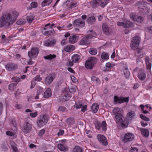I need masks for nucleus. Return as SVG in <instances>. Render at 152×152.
<instances>
[{
    "label": "nucleus",
    "mask_w": 152,
    "mask_h": 152,
    "mask_svg": "<svg viewBox=\"0 0 152 152\" xmlns=\"http://www.w3.org/2000/svg\"><path fill=\"white\" fill-rule=\"evenodd\" d=\"M19 13L15 11H12L9 13L3 15L0 17V28L11 26L16 20Z\"/></svg>",
    "instance_id": "f257e3e1"
},
{
    "label": "nucleus",
    "mask_w": 152,
    "mask_h": 152,
    "mask_svg": "<svg viewBox=\"0 0 152 152\" xmlns=\"http://www.w3.org/2000/svg\"><path fill=\"white\" fill-rule=\"evenodd\" d=\"M97 61V59L95 57H91L89 58L85 63V67L90 69H92L96 64Z\"/></svg>",
    "instance_id": "f03ea898"
},
{
    "label": "nucleus",
    "mask_w": 152,
    "mask_h": 152,
    "mask_svg": "<svg viewBox=\"0 0 152 152\" xmlns=\"http://www.w3.org/2000/svg\"><path fill=\"white\" fill-rule=\"evenodd\" d=\"M140 37L137 36L133 37L130 44L132 49L134 50L138 47L140 42Z\"/></svg>",
    "instance_id": "7ed1b4c3"
},
{
    "label": "nucleus",
    "mask_w": 152,
    "mask_h": 152,
    "mask_svg": "<svg viewBox=\"0 0 152 152\" xmlns=\"http://www.w3.org/2000/svg\"><path fill=\"white\" fill-rule=\"evenodd\" d=\"M134 138V135L133 134L127 132L125 134L122 138V141L124 143H128L132 141Z\"/></svg>",
    "instance_id": "20e7f679"
},
{
    "label": "nucleus",
    "mask_w": 152,
    "mask_h": 152,
    "mask_svg": "<svg viewBox=\"0 0 152 152\" xmlns=\"http://www.w3.org/2000/svg\"><path fill=\"white\" fill-rule=\"evenodd\" d=\"M39 49L36 47L32 48L30 51L28 52V54L31 60L32 58H36L39 53Z\"/></svg>",
    "instance_id": "39448f33"
},
{
    "label": "nucleus",
    "mask_w": 152,
    "mask_h": 152,
    "mask_svg": "<svg viewBox=\"0 0 152 152\" xmlns=\"http://www.w3.org/2000/svg\"><path fill=\"white\" fill-rule=\"evenodd\" d=\"M129 97H123L122 96L118 97L117 96H115L114 97V101L115 104H121L126 102H128L129 101Z\"/></svg>",
    "instance_id": "423d86ee"
},
{
    "label": "nucleus",
    "mask_w": 152,
    "mask_h": 152,
    "mask_svg": "<svg viewBox=\"0 0 152 152\" xmlns=\"http://www.w3.org/2000/svg\"><path fill=\"white\" fill-rule=\"evenodd\" d=\"M115 120L116 123L118 122L119 124H129V121H128V119L127 118H124L121 114L115 115Z\"/></svg>",
    "instance_id": "0eeeda50"
},
{
    "label": "nucleus",
    "mask_w": 152,
    "mask_h": 152,
    "mask_svg": "<svg viewBox=\"0 0 152 152\" xmlns=\"http://www.w3.org/2000/svg\"><path fill=\"white\" fill-rule=\"evenodd\" d=\"M97 138L99 142L102 145L106 146L108 145V142L107 139L104 135L99 134L97 135Z\"/></svg>",
    "instance_id": "6e6552de"
},
{
    "label": "nucleus",
    "mask_w": 152,
    "mask_h": 152,
    "mask_svg": "<svg viewBox=\"0 0 152 152\" xmlns=\"http://www.w3.org/2000/svg\"><path fill=\"white\" fill-rule=\"evenodd\" d=\"M73 25L75 27H78L81 28L85 26V23L84 21L79 18L75 20L73 23Z\"/></svg>",
    "instance_id": "1a4fd4ad"
},
{
    "label": "nucleus",
    "mask_w": 152,
    "mask_h": 152,
    "mask_svg": "<svg viewBox=\"0 0 152 152\" xmlns=\"http://www.w3.org/2000/svg\"><path fill=\"white\" fill-rule=\"evenodd\" d=\"M102 28L104 33L105 35L108 36L111 33V28L109 27L108 25L106 23H104L102 24Z\"/></svg>",
    "instance_id": "9d476101"
},
{
    "label": "nucleus",
    "mask_w": 152,
    "mask_h": 152,
    "mask_svg": "<svg viewBox=\"0 0 152 152\" xmlns=\"http://www.w3.org/2000/svg\"><path fill=\"white\" fill-rule=\"evenodd\" d=\"M56 77L54 73H52L49 74L48 76L45 79V83L47 85H49L53 82Z\"/></svg>",
    "instance_id": "9b49d317"
},
{
    "label": "nucleus",
    "mask_w": 152,
    "mask_h": 152,
    "mask_svg": "<svg viewBox=\"0 0 152 152\" xmlns=\"http://www.w3.org/2000/svg\"><path fill=\"white\" fill-rule=\"evenodd\" d=\"M107 124H94L96 128L102 132H105L106 130Z\"/></svg>",
    "instance_id": "f8f14e48"
},
{
    "label": "nucleus",
    "mask_w": 152,
    "mask_h": 152,
    "mask_svg": "<svg viewBox=\"0 0 152 152\" xmlns=\"http://www.w3.org/2000/svg\"><path fill=\"white\" fill-rule=\"evenodd\" d=\"M137 76L140 80H144L146 77L145 72L142 69H140L138 72Z\"/></svg>",
    "instance_id": "ddd939ff"
},
{
    "label": "nucleus",
    "mask_w": 152,
    "mask_h": 152,
    "mask_svg": "<svg viewBox=\"0 0 152 152\" xmlns=\"http://www.w3.org/2000/svg\"><path fill=\"white\" fill-rule=\"evenodd\" d=\"M31 128V124H26L23 126L22 130L24 133L27 134L30 132Z\"/></svg>",
    "instance_id": "4468645a"
},
{
    "label": "nucleus",
    "mask_w": 152,
    "mask_h": 152,
    "mask_svg": "<svg viewBox=\"0 0 152 152\" xmlns=\"http://www.w3.org/2000/svg\"><path fill=\"white\" fill-rule=\"evenodd\" d=\"M135 50H136V51L135 52V54L136 56H140L141 58H143L144 57V53L142 48H137Z\"/></svg>",
    "instance_id": "2eb2a0df"
},
{
    "label": "nucleus",
    "mask_w": 152,
    "mask_h": 152,
    "mask_svg": "<svg viewBox=\"0 0 152 152\" xmlns=\"http://www.w3.org/2000/svg\"><path fill=\"white\" fill-rule=\"evenodd\" d=\"M48 121V119L47 117L44 115L40 116L38 118L37 122H38L39 123H43L44 124H46Z\"/></svg>",
    "instance_id": "dca6fc26"
},
{
    "label": "nucleus",
    "mask_w": 152,
    "mask_h": 152,
    "mask_svg": "<svg viewBox=\"0 0 152 152\" xmlns=\"http://www.w3.org/2000/svg\"><path fill=\"white\" fill-rule=\"evenodd\" d=\"M90 43V40L85 36L80 41L79 44L80 45H88Z\"/></svg>",
    "instance_id": "f3484780"
},
{
    "label": "nucleus",
    "mask_w": 152,
    "mask_h": 152,
    "mask_svg": "<svg viewBox=\"0 0 152 152\" xmlns=\"http://www.w3.org/2000/svg\"><path fill=\"white\" fill-rule=\"evenodd\" d=\"M87 33L88 34L86 36L87 37L89 40L92 38L93 37H96V34L95 32L92 30L88 31Z\"/></svg>",
    "instance_id": "a211bd4d"
},
{
    "label": "nucleus",
    "mask_w": 152,
    "mask_h": 152,
    "mask_svg": "<svg viewBox=\"0 0 152 152\" xmlns=\"http://www.w3.org/2000/svg\"><path fill=\"white\" fill-rule=\"evenodd\" d=\"M5 67L6 69L8 70H13L17 68V66L15 64L10 63L6 65Z\"/></svg>",
    "instance_id": "6ab92c4d"
},
{
    "label": "nucleus",
    "mask_w": 152,
    "mask_h": 152,
    "mask_svg": "<svg viewBox=\"0 0 152 152\" xmlns=\"http://www.w3.org/2000/svg\"><path fill=\"white\" fill-rule=\"evenodd\" d=\"M71 59L73 62L77 63L80 60V56L78 54H75L72 56Z\"/></svg>",
    "instance_id": "aec40b11"
},
{
    "label": "nucleus",
    "mask_w": 152,
    "mask_h": 152,
    "mask_svg": "<svg viewBox=\"0 0 152 152\" xmlns=\"http://www.w3.org/2000/svg\"><path fill=\"white\" fill-rule=\"evenodd\" d=\"M78 37L75 35L70 36L69 39V42L71 44H74L78 40Z\"/></svg>",
    "instance_id": "412c9836"
},
{
    "label": "nucleus",
    "mask_w": 152,
    "mask_h": 152,
    "mask_svg": "<svg viewBox=\"0 0 152 152\" xmlns=\"http://www.w3.org/2000/svg\"><path fill=\"white\" fill-rule=\"evenodd\" d=\"M145 62L147 69L148 70H150L151 68V63L150 62V58L148 56L145 58Z\"/></svg>",
    "instance_id": "4be33fe9"
},
{
    "label": "nucleus",
    "mask_w": 152,
    "mask_h": 152,
    "mask_svg": "<svg viewBox=\"0 0 152 152\" xmlns=\"http://www.w3.org/2000/svg\"><path fill=\"white\" fill-rule=\"evenodd\" d=\"M58 148L61 151H66L68 150V148L65 146L64 145L61 143L58 144L57 145Z\"/></svg>",
    "instance_id": "5701e85b"
},
{
    "label": "nucleus",
    "mask_w": 152,
    "mask_h": 152,
    "mask_svg": "<svg viewBox=\"0 0 152 152\" xmlns=\"http://www.w3.org/2000/svg\"><path fill=\"white\" fill-rule=\"evenodd\" d=\"M140 130L142 134L144 137H147L149 135V132L148 129L142 128Z\"/></svg>",
    "instance_id": "b1692460"
},
{
    "label": "nucleus",
    "mask_w": 152,
    "mask_h": 152,
    "mask_svg": "<svg viewBox=\"0 0 152 152\" xmlns=\"http://www.w3.org/2000/svg\"><path fill=\"white\" fill-rule=\"evenodd\" d=\"M26 19L28 22L30 23L32 22L34 19V16L31 13L30 14L27 15Z\"/></svg>",
    "instance_id": "393cba45"
},
{
    "label": "nucleus",
    "mask_w": 152,
    "mask_h": 152,
    "mask_svg": "<svg viewBox=\"0 0 152 152\" xmlns=\"http://www.w3.org/2000/svg\"><path fill=\"white\" fill-rule=\"evenodd\" d=\"M51 92L50 88H48L44 93V97L48 98L50 97L51 96Z\"/></svg>",
    "instance_id": "a878e982"
},
{
    "label": "nucleus",
    "mask_w": 152,
    "mask_h": 152,
    "mask_svg": "<svg viewBox=\"0 0 152 152\" xmlns=\"http://www.w3.org/2000/svg\"><path fill=\"white\" fill-rule=\"evenodd\" d=\"M96 21L95 17L93 16H91L88 18L87 20V22L89 24H93Z\"/></svg>",
    "instance_id": "bb28decb"
},
{
    "label": "nucleus",
    "mask_w": 152,
    "mask_h": 152,
    "mask_svg": "<svg viewBox=\"0 0 152 152\" xmlns=\"http://www.w3.org/2000/svg\"><path fill=\"white\" fill-rule=\"evenodd\" d=\"M101 2V0H93L91 2V4L93 7H96L99 6Z\"/></svg>",
    "instance_id": "cd10ccee"
},
{
    "label": "nucleus",
    "mask_w": 152,
    "mask_h": 152,
    "mask_svg": "<svg viewBox=\"0 0 152 152\" xmlns=\"http://www.w3.org/2000/svg\"><path fill=\"white\" fill-rule=\"evenodd\" d=\"M123 70L125 77L126 78H129L130 75V73L128 70V68L127 67H124L123 69Z\"/></svg>",
    "instance_id": "c85d7f7f"
},
{
    "label": "nucleus",
    "mask_w": 152,
    "mask_h": 152,
    "mask_svg": "<svg viewBox=\"0 0 152 152\" xmlns=\"http://www.w3.org/2000/svg\"><path fill=\"white\" fill-rule=\"evenodd\" d=\"M56 43V41L55 40H53L51 41H46L44 45L46 46H52L54 45Z\"/></svg>",
    "instance_id": "c756f323"
},
{
    "label": "nucleus",
    "mask_w": 152,
    "mask_h": 152,
    "mask_svg": "<svg viewBox=\"0 0 152 152\" xmlns=\"http://www.w3.org/2000/svg\"><path fill=\"white\" fill-rule=\"evenodd\" d=\"M99 108V106L97 104H93L91 107L92 111L94 113H96Z\"/></svg>",
    "instance_id": "7c9ffc66"
},
{
    "label": "nucleus",
    "mask_w": 152,
    "mask_h": 152,
    "mask_svg": "<svg viewBox=\"0 0 152 152\" xmlns=\"http://www.w3.org/2000/svg\"><path fill=\"white\" fill-rule=\"evenodd\" d=\"M72 97V95L69 94H65L62 97L64 101H66L69 100Z\"/></svg>",
    "instance_id": "2f4dec72"
},
{
    "label": "nucleus",
    "mask_w": 152,
    "mask_h": 152,
    "mask_svg": "<svg viewBox=\"0 0 152 152\" xmlns=\"http://www.w3.org/2000/svg\"><path fill=\"white\" fill-rule=\"evenodd\" d=\"M83 149L79 146H75L72 150V152H83Z\"/></svg>",
    "instance_id": "473e14b6"
},
{
    "label": "nucleus",
    "mask_w": 152,
    "mask_h": 152,
    "mask_svg": "<svg viewBox=\"0 0 152 152\" xmlns=\"http://www.w3.org/2000/svg\"><path fill=\"white\" fill-rule=\"evenodd\" d=\"M17 84L16 82H13L11 83L9 86V89L11 91H13L15 88Z\"/></svg>",
    "instance_id": "72a5a7b5"
},
{
    "label": "nucleus",
    "mask_w": 152,
    "mask_h": 152,
    "mask_svg": "<svg viewBox=\"0 0 152 152\" xmlns=\"http://www.w3.org/2000/svg\"><path fill=\"white\" fill-rule=\"evenodd\" d=\"M143 18L142 17L140 16L137 15L134 21L137 22L138 23H141L143 22Z\"/></svg>",
    "instance_id": "f704fd0d"
},
{
    "label": "nucleus",
    "mask_w": 152,
    "mask_h": 152,
    "mask_svg": "<svg viewBox=\"0 0 152 152\" xmlns=\"http://www.w3.org/2000/svg\"><path fill=\"white\" fill-rule=\"evenodd\" d=\"M135 115V113L134 111H131L128 113L127 114V116L128 117V121H129V123L131 122L130 121L131 120V119H130L129 118H133ZM128 119V118H127Z\"/></svg>",
    "instance_id": "c9c22d12"
},
{
    "label": "nucleus",
    "mask_w": 152,
    "mask_h": 152,
    "mask_svg": "<svg viewBox=\"0 0 152 152\" xmlns=\"http://www.w3.org/2000/svg\"><path fill=\"white\" fill-rule=\"evenodd\" d=\"M52 0H44L42 3V5L43 7L48 5L52 2Z\"/></svg>",
    "instance_id": "e433bc0d"
},
{
    "label": "nucleus",
    "mask_w": 152,
    "mask_h": 152,
    "mask_svg": "<svg viewBox=\"0 0 152 152\" xmlns=\"http://www.w3.org/2000/svg\"><path fill=\"white\" fill-rule=\"evenodd\" d=\"M113 112L115 115L121 114V111L119 108L118 107L115 108L113 110Z\"/></svg>",
    "instance_id": "4c0bfd02"
},
{
    "label": "nucleus",
    "mask_w": 152,
    "mask_h": 152,
    "mask_svg": "<svg viewBox=\"0 0 152 152\" xmlns=\"http://www.w3.org/2000/svg\"><path fill=\"white\" fill-rule=\"evenodd\" d=\"M109 55L107 53L103 52L101 55V58L103 59L107 60L108 59Z\"/></svg>",
    "instance_id": "58836bf2"
},
{
    "label": "nucleus",
    "mask_w": 152,
    "mask_h": 152,
    "mask_svg": "<svg viewBox=\"0 0 152 152\" xmlns=\"http://www.w3.org/2000/svg\"><path fill=\"white\" fill-rule=\"evenodd\" d=\"M132 23L128 20H126L124 22V28H128L131 27Z\"/></svg>",
    "instance_id": "ea45409f"
},
{
    "label": "nucleus",
    "mask_w": 152,
    "mask_h": 152,
    "mask_svg": "<svg viewBox=\"0 0 152 152\" xmlns=\"http://www.w3.org/2000/svg\"><path fill=\"white\" fill-rule=\"evenodd\" d=\"M128 124H118L117 126L118 129L121 130L127 127Z\"/></svg>",
    "instance_id": "a19ab883"
},
{
    "label": "nucleus",
    "mask_w": 152,
    "mask_h": 152,
    "mask_svg": "<svg viewBox=\"0 0 152 152\" xmlns=\"http://www.w3.org/2000/svg\"><path fill=\"white\" fill-rule=\"evenodd\" d=\"M56 57V56L55 55L50 54L46 56H45L44 57V58L45 59L51 60L53 59V58H55Z\"/></svg>",
    "instance_id": "79ce46f5"
},
{
    "label": "nucleus",
    "mask_w": 152,
    "mask_h": 152,
    "mask_svg": "<svg viewBox=\"0 0 152 152\" xmlns=\"http://www.w3.org/2000/svg\"><path fill=\"white\" fill-rule=\"evenodd\" d=\"M26 23L25 19H20L16 22V23L18 25H23L24 24Z\"/></svg>",
    "instance_id": "37998d69"
},
{
    "label": "nucleus",
    "mask_w": 152,
    "mask_h": 152,
    "mask_svg": "<svg viewBox=\"0 0 152 152\" xmlns=\"http://www.w3.org/2000/svg\"><path fill=\"white\" fill-rule=\"evenodd\" d=\"M66 122L69 124H74L75 123V119L72 117L68 118Z\"/></svg>",
    "instance_id": "c03bdc74"
},
{
    "label": "nucleus",
    "mask_w": 152,
    "mask_h": 152,
    "mask_svg": "<svg viewBox=\"0 0 152 152\" xmlns=\"http://www.w3.org/2000/svg\"><path fill=\"white\" fill-rule=\"evenodd\" d=\"M89 52L90 54L92 55H95L97 53V51L96 49L91 48Z\"/></svg>",
    "instance_id": "a18cd8bd"
},
{
    "label": "nucleus",
    "mask_w": 152,
    "mask_h": 152,
    "mask_svg": "<svg viewBox=\"0 0 152 152\" xmlns=\"http://www.w3.org/2000/svg\"><path fill=\"white\" fill-rule=\"evenodd\" d=\"M75 105L76 108L77 109L81 108L82 106V104L80 102V101H79L78 102H76Z\"/></svg>",
    "instance_id": "49530a36"
},
{
    "label": "nucleus",
    "mask_w": 152,
    "mask_h": 152,
    "mask_svg": "<svg viewBox=\"0 0 152 152\" xmlns=\"http://www.w3.org/2000/svg\"><path fill=\"white\" fill-rule=\"evenodd\" d=\"M91 78L92 80L95 82L96 84H98L99 81L98 78L94 76H92Z\"/></svg>",
    "instance_id": "de8ad7c7"
},
{
    "label": "nucleus",
    "mask_w": 152,
    "mask_h": 152,
    "mask_svg": "<svg viewBox=\"0 0 152 152\" xmlns=\"http://www.w3.org/2000/svg\"><path fill=\"white\" fill-rule=\"evenodd\" d=\"M140 117L141 118L145 121H149V119L143 115L140 114Z\"/></svg>",
    "instance_id": "09e8293b"
},
{
    "label": "nucleus",
    "mask_w": 152,
    "mask_h": 152,
    "mask_svg": "<svg viewBox=\"0 0 152 152\" xmlns=\"http://www.w3.org/2000/svg\"><path fill=\"white\" fill-rule=\"evenodd\" d=\"M106 67L108 68V69L107 68L106 69L107 71H109V69H111L112 67L111 63L110 62L107 63L106 64Z\"/></svg>",
    "instance_id": "8fccbe9b"
},
{
    "label": "nucleus",
    "mask_w": 152,
    "mask_h": 152,
    "mask_svg": "<svg viewBox=\"0 0 152 152\" xmlns=\"http://www.w3.org/2000/svg\"><path fill=\"white\" fill-rule=\"evenodd\" d=\"M40 75H38L34 78V80L36 81H39L42 79V78L40 77Z\"/></svg>",
    "instance_id": "3c124183"
},
{
    "label": "nucleus",
    "mask_w": 152,
    "mask_h": 152,
    "mask_svg": "<svg viewBox=\"0 0 152 152\" xmlns=\"http://www.w3.org/2000/svg\"><path fill=\"white\" fill-rule=\"evenodd\" d=\"M107 0L106 1H102L101 0V2H100V5L102 7H104L105 5L107 4Z\"/></svg>",
    "instance_id": "603ef678"
},
{
    "label": "nucleus",
    "mask_w": 152,
    "mask_h": 152,
    "mask_svg": "<svg viewBox=\"0 0 152 152\" xmlns=\"http://www.w3.org/2000/svg\"><path fill=\"white\" fill-rule=\"evenodd\" d=\"M69 91L70 93L74 94L75 92L76 89L75 87H71L69 88Z\"/></svg>",
    "instance_id": "864d4df0"
},
{
    "label": "nucleus",
    "mask_w": 152,
    "mask_h": 152,
    "mask_svg": "<svg viewBox=\"0 0 152 152\" xmlns=\"http://www.w3.org/2000/svg\"><path fill=\"white\" fill-rule=\"evenodd\" d=\"M14 82H16L17 83L20 81V79L18 77H14L12 78Z\"/></svg>",
    "instance_id": "5fc2aeb1"
},
{
    "label": "nucleus",
    "mask_w": 152,
    "mask_h": 152,
    "mask_svg": "<svg viewBox=\"0 0 152 152\" xmlns=\"http://www.w3.org/2000/svg\"><path fill=\"white\" fill-rule=\"evenodd\" d=\"M30 4L32 8H36L37 6V4L36 2H32Z\"/></svg>",
    "instance_id": "6e6d98bb"
},
{
    "label": "nucleus",
    "mask_w": 152,
    "mask_h": 152,
    "mask_svg": "<svg viewBox=\"0 0 152 152\" xmlns=\"http://www.w3.org/2000/svg\"><path fill=\"white\" fill-rule=\"evenodd\" d=\"M6 134L7 135L10 136H12L14 134V133L13 132L10 131H7L6 132Z\"/></svg>",
    "instance_id": "4d7b16f0"
},
{
    "label": "nucleus",
    "mask_w": 152,
    "mask_h": 152,
    "mask_svg": "<svg viewBox=\"0 0 152 152\" xmlns=\"http://www.w3.org/2000/svg\"><path fill=\"white\" fill-rule=\"evenodd\" d=\"M50 26V23H48L47 24H46L45 25V27L43 28V30H49L50 29H49V26Z\"/></svg>",
    "instance_id": "13d9d810"
},
{
    "label": "nucleus",
    "mask_w": 152,
    "mask_h": 152,
    "mask_svg": "<svg viewBox=\"0 0 152 152\" xmlns=\"http://www.w3.org/2000/svg\"><path fill=\"white\" fill-rule=\"evenodd\" d=\"M66 108L63 106H59L58 109V110L60 111H65Z\"/></svg>",
    "instance_id": "bf43d9fd"
},
{
    "label": "nucleus",
    "mask_w": 152,
    "mask_h": 152,
    "mask_svg": "<svg viewBox=\"0 0 152 152\" xmlns=\"http://www.w3.org/2000/svg\"><path fill=\"white\" fill-rule=\"evenodd\" d=\"M81 108V111L83 112H84L85 111L87 110V107L86 105L82 106Z\"/></svg>",
    "instance_id": "052dcab7"
},
{
    "label": "nucleus",
    "mask_w": 152,
    "mask_h": 152,
    "mask_svg": "<svg viewBox=\"0 0 152 152\" xmlns=\"http://www.w3.org/2000/svg\"><path fill=\"white\" fill-rule=\"evenodd\" d=\"M43 92V89L42 88H40L39 89L37 90V93L38 95L41 94Z\"/></svg>",
    "instance_id": "680f3d73"
},
{
    "label": "nucleus",
    "mask_w": 152,
    "mask_h": 152,
    "mask_svg": "<svg viewBox=\"0 0 152 152\" xmlns=\"http://www.w3.org/2000/svg\"><path fill=\"white\" fill-rule=\"evenodd\" d=\"M69 48V46H66L64 48V50L67 52H71Z\"/></svg>",
    "instance_id": "e2e57ef3"
},
{
    "label": "nucleus",
    "mask_w": 152,
    "mask_h": 152,
    "mask_svg": "<svg viewBox=\"0 0 152 152\" xmlns=\"http://www.w3.org/2000/svg\"><path fill=\"white\" fill-rule=\"evenodd\" d=\"M136 16H137L133 14H131L130 15V18L131 19H132L134 21L135 19H136Z\"/></svg>",
    "instance_id": "0e129e2a"
},
{
    "label": "nucleus",
    "mask_w": 152,
    "mask_h": 152,
    "mask_svg": "<svg viewBox=\"0 0 152 152\" xmlns=\"http://www.w3.org/2000/svg\"><path fill=\"white\" fill-rule=\"evenodd\" d=\"M45 132V130L43 129L40 130L38 134L39 135L42 136Z\"/></svg>",
    "instance_id": "69168bd1"
},
{
    "label": "nucleus",
    "mask_w": 152,
    "mask_h": 152,
    "mask_svg": "<svg viewBox=\"0 0 152 152\" xmlns=\"http://www.w3.org/2000/svg\"><path fill=\"white\" fill-rule=\"evenodd\" d=\"M73 63L70 60L69 62L67 63L66 65L68 66H72L73 65Z\"/></svg>",
    "instance_id": "338daca9"
},
{
    "label": "nucleus",
    "mask_w": 152,
    "mask_h": 152,
    "mask_svg": "<svg viewBox=\"0 0 152 152\" xmlns=\"http://www.w3.org/2000/svg\"><path fill=\"white\" fill-rule=\"evenodd\" d=\"M37 115V112H35L34 113H30V115L32 118H34L36 117Z\"/></svg>",
    "instance_id": "774afa93"
}]
</instances>
